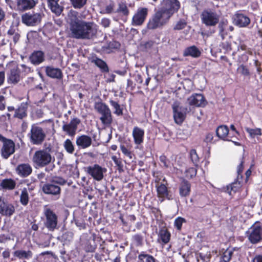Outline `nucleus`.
<instances>
[{"mask_svg": "<svg viewBox=\"0 0 262 262\" xmlns=\"http://www.w3.org/2000/svg\"><path fill=\"white\" fill-rule=\"evenodd\" d=\"M78 12L71 10L67 16V23L69 25L71 36L77 39H91L97 34L95 24L79 19Z\"/></svg>", "mask_w": 262, "mask_h": 262, "instance_id": "f257e3e1", "label": "nucleus"}, {"mask_svg": "<svg viewBox=\"0 0 262 262\" xmlns=\"http://www.w3.org/2000/svg\"><path fill=\"white\" fill-rule=\"evenodd\" d=\"M54 161L51 155V149L46 148L36 151L33 156L32 161L35 167H44Z\"/></svg>", "mask_w": 262, "mask_h": 262, "instance_id": "f03ea898", "label": "nucleus"}, {"mask_svg": "<svg viewBox=\"0 0 262 262\" xmlns=\"http://www.w3.org/2000/svg\"><path fill=\"white\" fill-rule=\"evenodd\" d=\"M169 18V15L160 9L149 19L147 25V28L153 30L161 28L168 21Z\"/></svg>", "mask_w": 262, "mask_h": 262, "instance_id": "7ed1b4c3", "label": "nucleus"}, {"mask_svg": "<svg viewBox=\"0 0 262 262\" xmlns=\"http://www.w3.org/2000/svg\"><path fill=\"white\" fill-rule=\"evenodd\" d=\"M200 18L203 24L206 27H214L220 21V15L212 9H204L200 14Z\"/></svg>", "mask_w": 262, "mask_h": 262, "instance_id": "20e7f679", "label": "nucleus"}, {"mask_svg": "<svg viewBox=\"0 0 262 262\" xmlns=\"http://www.w3.org/2000/svg\"><path fill=\"white\" fill-rule=\"evenodd\" d=\"M95 110L101 115L100 120L102 123L105 126H109L113 121L111 110L108 106L102 102H95Z\"/></svg>", "mask_w": 262, "mask_h": 262, "instance_id": "39448f33", "label": "nucleus"}, {"mask_svg": "<svg viewBox=\"0 0 262 262\" xmlns=\"http://www.w3.org/2000/svg\"><path fill=\"white\" fill-rule=\"evenodd\" d=\"M44 16L43 13L41 11L38 12H29L21 15V21L27 26L35 27L41 23Z\"/></svg>", "mask_w": 262, "mask_h": 262, "instance_id": "423d86ee", "label": "nucleus"}, {"mask_svg": "<svg viewBox=\"0 0 262 262\" xmlns=\"http://www.w3.org/2000/svg\"><path fill=\"white\" fill-rule=\"evenodd\" d=\"M249 242L256 244L262 241V226L260 222H255L246 233Z\"/></svg>", "mask_w": 262, "mask_h": 262, "instance_id": "0eeeda50", "label": "nucleus"}, {"mask_svg": "<svg viewBox=\"0 0 262 262\" xmlns=\"http://www.w3.org/2000/svg\"><path fill=\"white\" fill-rule=\"evenodd\" d=\"M30 142L34 145H40L45 140L46 134L42 127L33 124L30 133L28 134Z\"/></svg>", "mask_w": 262, "mask_h": 262, "instance_id": "6e6552de", "label": "nucleus"}, {"mask_svg": "<svg viewBox=\"0 0 262 262\" xmlns=\"http://www.w3.org/2000/svg\"><path fill=\"white\" fill-rule=\"evenodd\" d=\"M0 141L3 143L1 149V155L3 158L8 159L15 151L14 142L11 139H9L0 134Z\"/></svg>", "mask_w": 262, "mask_h": 262, "instance_id": "1a4fd4ad", "label": "nucleus"}, {"mask_svg": "<svg viewBox=\"0 0 262 262\" xmlns=\"http://www.w3.org/2000/svg\"><path fill=\"white\" fill-rule=\"evenodd\" d=\"M44 214L46 216L45 227L50 231H54L57 229V216L50 208L45 209Z\"/></svg>", "mask_w": 262, "mask_h": 262, "instance_id": "9d476101", "label": "nucleus"}, {"mask_svg": "<svg viewBox=\"0 0 262 262\" xmlns=\"http://www.w3.org/2000/svg\"><path fill=\"white\" fill-rule=\"evenodd\" d=\"M173 118L175 122L181 124L185 120L186 115L188 112L186 107L181 106L178 102H174L172 105Z\"/></svg>", "mask_w": 262, "mask_h": 262, "instance_id": "9b49d317", "label": "nucleus"}, {"mask_svg": "<svg viewBox=\"0 0 262 262\" xmlns=\"http://www.w3.org/2000/svg\"><path fill=\"white\" fill-rule=\"evenodd\" d=\"M85 171L94 180L100 181L104 177L103 173L106 171V169L96 164L93 166L86 167Z\"/></svg>", "mask_w": 262, "mask_h": 262, "instance_id": "f8f14e48", "label": "nucleus"}, {"mask_svg": "<svg viewBox=\"0 0 262 262\" xmlns=\"http://www.w3.org/2000/svg\"><path fill=\"white\" fill-rule=\"evenodd\" d=\"M81 123L80 120L76 117L72 118L69 123H64L62 127V130L68 136L73 137L75 135L78 126Z\"/></svg>", "mask_w": 262, "mask_h": 262, "instance_id": "ddd939ff", "label": "nucleus"}, {"mask_svg": "<svg viewBox=\"0 0 262 262\" xmlns=\"http://www.w3.org/2000/svg\"><path fill=\"white\" fill-rule=\"evenodd\" d=\"M180 8V3L178 0H164L161 8L170 17Z\"/></svg>", "mask_w": 262, "mask_h": 262, "instance_id": "4468645a", "label": "nucleus"}, {"mask_svg": "<svg viewBox=\"0 0 262 262\" xmlns=\"http://www.w3.org/2000/svg\"><path fill=\"white\" fill-rule=\"evenodd\" d=\"M148 12V10L146 8H139L132 18V25L134 26L142 25L147 17Z\"/></svg>", "mask_w": 262, "mask_h": 262, "instance_id": "2eb2a0df", "label": "nucleus"}, {"mask_svg": "<svg viewBox=\"0 0 262 262\" xmlns=\"http://www.w3.org/2000/svg\"><path fill=\"white\" fill-rule=\"evenodd\" d=\"M14 205L0 196V214L3 216H11L15 212Z\"/></svg>", "mask_w": 262, "mask_h": 262, "instance_id": "dca6fc26", "label": "nucleus"}, {"mask_svg": "<svg viewBox=\"0 0 262 262\" xmlns=\"http://www.w3.org/2000/svg\"><path fill=\"white\" fill-rule=\"evenodd\" d=\"M20 71L18 67L13 65L7 73V81L10 84H16L20 80Z\"/></svg>", "mask_w": 262, "mask_h": 262, "instance_id": "f3484780", "label": "nucleus"}, {"mask_svg": "<svg viewBox=\"0 0 262 262\" xmlns=\"http://www.w3.org/2000/svg\"><path fill=\"white\" fill-rule=\"evenodd\" d=\"M233 19L234 24L240 28L247 27L251 22L249 17L241 13H235Z\"/></svg>", "mask_w": 262, "mask_h": 262, "instance_id": "a211bd4d", "label": "nucleus"}, {"mask_svg": "<svg viewBox=\"0 0 262 262\" xmlns=\"http://www.w3.org/2000/svg\"><path fill=\"white\" fill-rule=\"evenodd\" d=\"M187 102L190 105L198 107H203L207 102L203 95L201 94H193L187 99Z\"/></svg>", "mask_w": 262, "mask_h": 262, "instance_id": "6ab92c4d", "label": "nucleus"}, {"mask_svg": "<svg viewBox=\"0 0 262 262\" xmlns=\"http://www.w3.org/2000/svg\"><path fill=\"white\" fill-rule=\"evenodd\" d=\"M92 139L89 136L82 135L77 136L76 139V144L79 149H85L91 146Z\"/></svg>", "mask_w": 262, "mask_h": 262, "instance_id": "aec40b11", "label": "nucleus"}, {"mask_svg": "<svg viewBox=\"0 0 262 262\" xmlns=\"http://www.w3.org/2000/svg\"><path fill=\"white\" fill-rule=\"evenodd\" d=\"M37 2L34 0H17V10L20 11H25L32 9Z\"/></svg>", "mask_w": 262, "mask_h": 262, "instance_id": "412c9836", "label": "nucleus"}, {"mask_svg": "<svg viewBox=\"0 0 262 262\" xmlns=\"http://www.w3.org/2000/svg\"><path fill=\"white\" fill-rule=\"evenodd\" d=\"M17 173L21 177L25 178L29 176L32 172V168L28 163L19 164L16 168Z\"/></svg>", "mask_w": 262, "mask_h": 262, "instance_id": "4be33fe9", "label": "nucleus"}, {"mask_svg": "<svg viewBox=\"0 0 262 262\" xmlns=\"http://www.w3.org/2000/svg\"><path fill=\"white\" fill-rule=\"evenodd\" d=\"M43 192L48 194L57 195L60 194L61 189L59 186L54 183H47L45 184L42 188Z\"/></svg>", "mask_w": 262, "mask_h": 262, "instance_id": "5701e85b", "label": "nucleus"}, {"mask_svg": "<svg viewBox=\"0 0 262 262\" xmlns=\"http://www.w3.org/2000/svg\"><path fill=\"white\" fill-rule=\"evenodd\" d=\"M91 63H94L96 66L99 68L102 73H107L109 71V68L106 63L102 59L99 58L96 56H93L89 58Z\"/></svg>", "mask_w": 262, "mask_h": 262, "instance_id": "b1692460", "label": "nucleus"}, {"mask_svg": "<svg viewBox=\"0 0 262 262\" xmlns=\"http://www.w3.org/2000/svg\"><path fill=\"white\" fill-rule=\"evenodd\" d=\"M45 54L41 51H34L30 56L29 60L33 65L37 66L45 60Z\"/></svg>", "mask_w": 262, "mask_h": 262, "instance_id": "393cba45", "label": "nucleus"}, {"mask_svg": "<svg viewBox=\"0 0 262 262\" xmlns=\"http://www.w3.org/2000/svg\"><path fill=\"white\" fill-rule=\"evenodd\" d=\"M132 134L135 144L140 145L143 142L144 131L143 129L135 126L133 128Z\"/></svg>", "mask_w": 262, "mask_h": 262, "instance_id": "a878e982", "label": "nucleus"}, {"mask_svg": "<svg viewBox=\"0 0 262 262\" xmlns=\"http://www.w3.org/2000/svg\"><path fill=\"white\" fill-rule=\"evenodd\" d=\"M59 0H47L48 7L57 16H59L63 10V7L59 4Z\"/></svg>", "mask_w": 262, "mask_h": 262, "instance_id": "bb28decb", "label": "nucleus"}, {"mask_svg": "<svg viewBox=\"0 0 262 262\" xmlns=\"http://www.w3.org/2000/svg\"><path fill=\"white\" fill-rule=\"evenodd\" d=\"M158 236V242L164 245L169 242L171 234L166 229L162 228L159 230Z\"/></svg>", "mask_w": 262, "mask_h": 262, "instance_id": "cd10ccee", "label": "nucleus"}, {"mask_svg": "<svg viewBox=\"0 0 262 262\" xmlns=\"http://www.w3.org/2000/svg\"><path fill=\"white\" fill-rule=\"evenodd\" d=\"M201 55L200 50L195 46H192L186 48L183 52V56H191L193 58H198Z\"/></svg>", "mask_w": 262, "mask_h": 262, "instance_id": "c85d7f7f", "label": "nucleus"}, {"mask_svg": "<svg viewBox=\"0 0 262 262\" xmlns=\"http://www.w3.org/2000/svg\"><path fill=\"white\" fill-rule=\"evenodd\" d=\"M46 73L48 76L52 78L61 79L62 77L61 71L58 68H54L52 67H47Z\"/></svg>", "mask_w": 262, "mask_h": 262, "instance_id": "c756f323", "label": "nucleus"}, {"mask_svg": "<svg viewBox=\"0 0 262 262\" xmlns=\"http://www.w3.org/2000/svg\"><path fill=\"white\" fill-rule=\"evenodd\" d=\"M191 185L190 183L183 180L180 185L179 193L182 197L186 196L189 195L190 192Z\"/></svg>", "mask_w": 262, "mask_h": 262, "instance_id": "7c9ffc66", "label": "nucleus"}, {"mask_svg": "<svg viewBox=\"0 0 262 262\" xmlns=\"http://www.w3.org/2000/svg\"><path fill=\"white\" fill-rule=\"evenodd\" d=\"M156 188L159 198H162L161 201H163L165 198L168 200L170 199L167 188L165 184H160L157 185Z\"/></svg>", "mask_w": 262, "mask_h": 262, "instance_id": "2f4dec72", "label": "nucleus"}, {"mask_svg": "<svg viewBox=\"0 0 262 262\" xmlns=\"http://www.w3.org/2000/svg\"><path fill=\"white\" fill-rule=\"evenodd\" d=\"M15 181L12 179H5L0 183V187L3 190H11L15 188Z\"/></svg>", "mask_w": 262, "mask_h": 262, "instance_id": "473e14b6", "label": "nucleus"}, {"mask_svg": "<svg viewBox=\"0 0 262 262\" xmlns=\"http://www.w3.org/2000/svg\"><path fill=\"white\" fill-rule=\"evenodd\" d=\"M13 255L19 259H30L33 256V253L31 250H18L14 252Z\"/></svg>", "mask_w": 262, "mask_h": 262, "instance_id": "72a5a7b5", "label": "nucleus"}, {"mask_svg": "<svg viewBox=\"0 0 262 262\" xmlns=\"http://www.w3.org/2000/svg\"><path fill=\"white\" fill-rule=\"evenodd\" d=\"M27 105L25 103H21L17 109L15 110L14 117L19 119H23L27 116Z\"/></svg>", "mask_w": 262, "mask_h": 262, "instance_id": "f704fd0d", "label": "nucleus"}, {"mask_svg": "<svg viewBox=\"0 0 262 262\" xmlns=\"http://www.w3.org/2000/svg\"><path fill=\"white\" fill-rule=\"evenodd\" d=\"M229 133V129L226 125H221L216 129V135L221 139H224Z\"/></svg>", "mask_w": 262, "mask_h": 262, "instance_id": "c9c22d12", "label": "nucleus"}, {"mask_svg": "<svg viewBox=\"0 0 262 262\" xmlns=\"http://www.w3.org/2000/svg\"><path fill=\"white\" fill-rule=\"evenodd\" d=\"M74 233L71 231L64 232L61 236V240L63 245H69L73 240Z\"/></svg>", "mask_w": 262, "mask_h": 262, "instance_id": "e433bc0d", "label": "nucleus"}, {"mask_svg": "<svg viewBox=\"0 0 262 262\" xmlns=\"http://www.w3.org/2000/svg\"><path fill=\"white\" fill-rule=\"evenodd\" d=\"M138 262H156V259L151 255L143 252L138 255Z\"/></svg>", "mask_w": 262, "mask_h": 262, "instance_id": "4c0bfd02", "label": "nucleus"}, {"mask_svg": "<svg viewBox=\"0 0 262 262\" xmlns=\"http://www.w3.org/2000/svg\"><path fill=\"white\" fill-rule=\"evenodd\" d=\"M241 187V182L238 180H237L227 186V190L228 193H229L230 195H231L232 192H236Z\"/></svg>", "mask_w": 262, "mask_h": 262, "instance_id": "58836bf2", "label": "nucleus"}, {"mask_svg": "<svg viewBox=\"0 0 262 262\" xmlns=\"http://www.w3.org/2000/svg\"><path fill=\"white\" fill-rule=\"evenodd\" d=\"M63 147L66 151L70 154H73L75 150L74 146L72 141L69 139H66L63 143Z\"/></svg>", "mask_w": 262, "mask_h": 262, "instance_id": "ea45409f", "label": "nucleus"}, {"mask_svg": "<svg viewBox=\"0 0 262 262\" xmlns=\"http://www.w3.org/2000/svg\"><path fill=\"white\" fill-rule=\"evenodd\" d=\"M110 103L111 105L114 108L115 111L114 113L117 116H121L123 114V110L122 108H121V106L119 103L113 100H110Z\"/></svg>", "mask_w": 262, "mask_h": 262, "instance_id": "a19ab883", "label": "nucleus"}, {"mask_svg": "<svg viewBox=\"0 0 262 262\" xmlns=\"http://www.w3.org/2000/svg\"><path fill=\"white\" fill-rule=\"evenodd\" d=\"M29 202V195L26 188H24L20 195V202L23 205L26 206Z\"/></svg>", "mask_w": 262, "mask_h": 262, "instance_id": "79ce46f5", "label": "nucleus"}, {"mask_svg": "<svg viewBox=\"0 0 262 262\" xmlns=\"http://www.w3.org/2000/svg\"><path fill=\"white\" fill-rule=\"evenodd\" d=\"M74 8L80 9L83 8L86 4L88 0H70Z\"/></svg>", "mask_w": 262, "mask_h": 262, "instance_id": "37998d69", "label": "nucleus"}, {"mask_svg": "<svg viewBox=\"0 0 262 262\" xmlns=\"http://www.w3.org/2000/svg\"><path fill=\"white\" fill-rule=\"evenodd\" d=\"M190 158L194 165L196 167L199 162V158L195 149H191L189 152Z\"/></svg>", "mask_w": 262, "mask_h": 262, "instance_id": "c03bdc74", "label": "nucleus"}, {"mask_svg": "<svg viewBox=\"0 0 262 262\" xmlns=\"http://www.w3.org/2000/svg\"><path fill=\"white\" fill-rule=\"evenodd\" d=\"M233 252L230 249L226 250L222 257V260L220 262H229L232 256Z\"/></svg>", "mask_w": 262, "mask_h": 262, "instance_id": "a18cd8bd", "label": "nucleus"}, {"mask_svg": "<svg viewBox=\"0 0 262 262\" xmlns=\"http://www.w3.org/2000/svg\"><path fill=\"white\" fill-rule=\"evenodd\" d=\"M118 13H121L124 15H128L129 11L126 4L124 3H120L119 4L118 8L116 11Z\"/></svg>", "mask_w": 262, "mask_h": 262, "instance_id": "49530a36", "label": "nucleus"}, {"mask_svg": "<svg viewBox=\"0 0 262 262\" xmlns=\"http://www.w3.org/2000/svg\"><path fill=\"white\" fill-rule=\"evenodd\" d=\"M186 222V220L182 217H177L174 222V226L178 230H180L182 228L183 223Z\"/></svg>", "mask_w": 262, "mask_h": 262, "instance_id": "de8ad7c7", "label": "nucleus"}, {"mask_svg": "<svg viewBox=\"0 0 262 262\" xmlns=\"http://www.w3.org/2000/svg\"><path fill=\"white\" fill-rule=\"evenodd\" d=\"M237 71L238 73L245 76H248L250 75V72L249 69L244 64L240 65Z\"/></svg>", "mask_w": 262, "mask_h": 262, "instance_id": "09e8293b", "label": "nucleus"}, {"mask_svg": "<svg viewBox=\"0 0 262 262\" xmlns=\"http://www.w3.org/2000/svg\"><path fill=\"white\" fill-rule=\"evenodd\" d=\"M187 25V23L184 19H180L175 25L173 29L175 30H181L184 29Z\"/></svg>", "mask_w": 262, "mask_h": 262, "instance_id": "8fccbe9b", "label": "nucleus"}, {"mask_svg": "<svg viewBox=\"0 0 262 262\" xmlns=\"http://www.w3.org/2000/svg\"><path fill=\"white\" fill-rule=\"evenodd\" d=\"M112 159L118 167V170L119 171H122L123 165L122 160L118 158L116 156H112Z\"/></svg>", "mask_w": 262, "mask_h": 262, "instance_id": "3c124183", "label": "nucleus"}, {"mask_svg": "<svg viewBox=\"0 0 262 262\" xmlns=\"http://www.w3.org/2000/svg\"><path fill=\"white\" fill-rule=\"evenodd\" d=\"M246 130L250 134V136L251 137H254L256 135L260 136L261 135V129L258 128L255 129L247 128Z\"/></svg>", "mask_w": 262, "mask_h": 262, "instance_id": "603ef678", "label": "nucleus"}, {"mask_svg": "<svg viewBox=\"0 0 262 262\" xmlns=\"http://www.w3.org/2000/svg\"><path fill=\"white\" fill-rule=\"evenodd\" d=\"M196 168L191 167L186 170V176L187 178H192L196 176Z\"/></svg>", "mask_w": 262, "mask_h": 262, "instance_id": "864d4df0", "label": "nucleus"}, {"mask_svg": "<svg viewBox=\"0 0 262 262\" xmlns=\"http://www.w3.org/2000/svg\"><path fill=\"white\" fill-rule=\"evenodd\" d=\"M185 262H199V256L197 254L188 255Z\"/></svg>", "mask_w": 262, "mask_h": 262, "instance_id": "5fc2aeb1", "label": "nucleus"}, {"mask_svg": "<svg viewBox=\"0 0 262 262\" xmlns=\"http://www.w3.org/2000/svg\"><path fill=\"white\" fill-rule=\"evenodd\" d=\"M51 182L55 185L59 184L60 185H63L67 182V181L61 177H55L53 179Z\"/></svg>", "mask_w": 262, "mask_h": 262, "instance_id": "6e6d98bb", "label": "nucleus"}, {"mask_svg": "<svg viewBox=\"0 0 262 262\" xmlns=\"http://www.w3.org/2000/svg\"><path fill=\"white\" fill-rule=\"evenodd\" d=\"M19 30L17 26L11 25L7 32L8 35L10 36L18 32Z\"/></svg>", "mask_w": 262, "mask_h": 262, "instance_id": "4d7b16f0", "label": "nucleus"}, {"mask_svg": "<svg viewBox=\"0 0 262 262\" xmlns=\"http://www.w3.org/2000/svg\"><path fill=\"white\" fill-rule=\"evenodd\" d=\"M121 150L123 154L126 156L129 157L130 159L132 158V154L124 145H121Z\"/></svg>", "mask_w": 262, "mask_h": 262, "instance_id": "13d9d810", "label": "nucleus"}, {"mask_svg": "<svg viewBox=\"0 0 262 262\" xmlns=\"http://www.w3.org/2000/svg\"><path fill=\"white\" fill-rule=\"evenodd\" d=\"M160 161L163 164V166L167 168L169 166V161L164 155H162L159 158Z\"/></svg>", "mask_w": 262, "mask_h": 262, "instance_id": "bf43d9fd", "label": "nucleus"}, {"mask_svg": "<svg viewBox=\"0 0 262 262\" xmlns=\"http://www.w3.org/2000/svg\"><path fill=\"white\" fill-rule=\"evenodd\" d=\"M111 20L107 18H103L101 20V25L104 28H107L110 26Z\"/></svg>", "mask_w": 262, "mask_h": 262, "instance_id": "052dcab7", "label": "nucleus"}, {"mask_svg": "<svg viewBox=\"0 0 262 262\" xmlns=\"http://www.w3.org/2000/svg\"><path fill=\"white\" fill-rule=\"evenodd\" d=\"M243 163L244 162L242 161L241 162V163L239 164V165L237 167V179H239V176H241V178H242V176L241 175V173L243 172Z\"/></svg>", "mask_w": 262, "mask_h": 262, "instance_id": "680f3d73", "label": "nucleus"}, {"mask_svg": "<svg viewBox=\"0 0 262 262\" xmlns=\"http://www.w3.org/2000/svg\"><path fill=\"white\" fill-rule=\"evenodd\" d=\"M6 107L5 98L2 95H0V110H5Z\"/></svg>", "mask_w": 262, "mask_h": 262, "instance_id": "e2e57ef3", "label": "nucleus"}, {"mask_svg": "<svg viewBox=\"0 0 262 262\" xmlns=\"http://www.w3.org/2000/svg\"><path fill=\"white\" fill-rule=\"evenodd\" d=\"M227 20H224L220 23H219V28L220 30V33H222L224 32L225 30V27L227 25Z\"/></svg>", "mask_w": 262, "mask_h": 262, "instance_id": "0e129e2a", "label": "nucleus"}, {"mask_svg": "<svg viewBox=\"0 0 262 262\" xmlns=\"http://www.w3.org/2000/svg\"><path fill=\"white\" fill-rule=\"evenodd\" d=\"M105 11L107 13H111L115 12L114 11V4H110V5L106 6L105 8Z\"/></svg>", "mask_w": 262, "mask_h": 262, "instance_id": "69168bd1", "label": "nucleus"}, {"mask_svg": "<svg viewBox=\"0 0 262 262\" xmlns=\"http://www.w3.org/2000/svg\"><path fill=\"white\" fill-rule=\"evenodd\" d=\"M199 256L203 262H208L210 260V254L203 255L202 253H200Z\"/></svg>", "mask_w": 262, "mask_h": 262, "instance_id": "338daca9", "label": "nucleus"}, {"mask_svg": "<svg viewBox=\"0 0 262 262\" xmlns=\"http://www.w3.org/2000/svg\"><path fill=\"white\" fill-rule=\"evenodd\" d=\"M252 262H262V254L256 255L253 258Z\"/></svg>", "mask_w": 262, "mask_h": 262, "instance_id": "774afa93", "label": "nucleus"}]
</instances>
